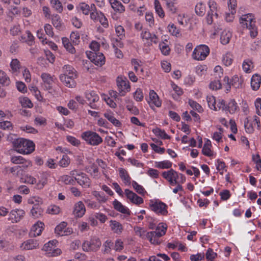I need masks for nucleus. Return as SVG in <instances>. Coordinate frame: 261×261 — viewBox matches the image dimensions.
<instances>
[{
  "instance_id": "obj_16",
  "label": "nucleus",
  "mask_w": 261,
  "mask_h": 261,
  "mask_svg": "<svg viewBox=\"0 0 261 261\" xmlns=\"http://www.w3.org/2000/svg\"><path fill=\"white\" fill-rule=\"evenodd\" d=\"M125 194L127 198L129 199L130 202L136 205H140L143 203L144 200L142 198L138 196L136 193L128 189L125 190Z\"/></svg>"
},
{
  "instance_id": "obj_10",
  "label": "nucleus",
  "mask_w": 261,
  "mask_h": 261,
  "mask_svg": "<svg viewBox=\"0 0 261 261\" xmlns=\"http://www.w3.org/2000/svg\"><path fill=\"white\" fill-rule=\"evenodd\" d=\"M117 85L118 91L120 96H124L127 92L130 90V85L129 82L126 78L122 77H118L117 79Z\"/></svg>"
},
{
  "instance_id": "obj_28",
  "label": "nucleus",
  "mask_w": 261,
  "mask_h": 261,
  "mask_svg": "<svg viewBox=\"0 0 261 261\" xmlns=\"http://www.w3.org/2000/svg\"><path fill=\"white\" fill-rule=\"evenodd\" d=\"M43 213V210L40 205L33 206L31 210V216L35 219L41 217Z\"/></svg>"
},
{
  "instance_id": "obj_44",
  "label": "nucleus",
  "mask_w": 261,
  "mask_h": 261,
  "mask_svg": "<svg viewBox=\"0 0 261 261\" xmlns=\"http://www.w3.org/2000/svg\"><path fill=\"white\" fill-rule=\"evenodd\" d=\"M9 171L14 175H16L18 177L22 176L24 173L23 169H22L19 166L11 167Z\"/></svg>"
},
{
  "instance_id": "obj_22",
  "label": "nucleus",
  "mask_w": 261,
  "mask_h": 261,
  "mask_svg": "<svg viewBox=\"0 0 261 261\" xmlns=\"http://www.w3.org/2000/svg\"><path fill=\"white\" fill-rule=\"evenodd\" d=\"M166 1L168 11L172 14H175L178 10L177 0H166Z\"/></svg>"
},
{
  "instance_id": "obj_12",
  "label": "nucleus",
  "mask_w": 261,
  "mask_h": 261,
  "mask_svg": "<svg viewBox=\"0 0 261 261\" xmlns=\"http://www.w3.org/2000/svg\"><path fill=\"white\" fill-rule=\"evenodd\" d=\"M63 70L64 73L60 76L61 81H66V79L77 77L76 71L72 66L66 65L63 67Z\"/></svg>"
},
{
  "instance_id": "obj_43",
  "label": "nucleus",
  "mask_w": 261,
  "mask_h": 261,
  "mask_svg": "<svg viewBox=\"0 0 261 261\" xmlns=\"http://www.w3.org/2000/svg\"><path fill=\"white\" fill-rule=\"evenodd\" d=\"M57 243H58V242L55 240L49 241L44 245L43 250L46 251L48 254L50 253V251L54 248Z\"/></svg>"
},
{
  "instance_id": "obj_61",
  "label": "nucleus",
  "mask_w": 261,
  "mask_h": 261,
  "mask_svg": "<svg viewBox=\"0 0 261 261\" xmlns=\"http://www.w3.org/2000/svg\"><path fill=\"white\" fill-rule=\"evenodd\" d=\"M61 180L66 185H74L75 179L72 176L64 175L61 177Z\"/></svg>"
},
{
  "instance_id": "obj_31",
  "label": "nucleus",
  "mask_w": 261,
  "mask_h": 261,
  "mask_svg": "<svg viewBox=\"0 0 261 261\" xmlns=\"http://www.w3.org/2000/svg\"><path fill=\"white\" fill-rule=\"evenodd\" d=\"M231 37V33L229 31L224 30L221 34L220 41L222 44L226 45L228 44Z\"/></svg>"
},
{
  "instance_id": "obj_62",
  "label": "nucleus",
  "mask_w": 261,
  "mask_h": 261,
  "mask_svg": "<svg viewBox=\"0 0 261 261\" xmlns=\"http://www.w3.org/2000/svg\"><path fill=\"white\" fill-rule=\"evenodd\" d=\"M47 212L51 215H57L60 212V208L56 205H51L48 207Z\"/></svg>"
},
{
  "instance_id": "obj_17",
  "label": "nucleus",
  "mask_w": 261,
  "mask_h": 261,
  "mask_svg": "<svg viewBox=\"0 0 261 261\" xmlns=\"http://www.w3.org/2000/svg\"><path fill=\"white\" fill-rule=\"evenodd\" d=\"M85 212L86 208L82 201H78L74 204L73 214L75 217L81 218L85 215Z\"/></svg>"
},
{
  "instance_id": "obj_21",
  "label": "nucleus",
  "mask_w": 261,
  "mask_h": 261,
  "mask_svg": "<svg viewBox=\"0 0 261 261\" xmlns=\"http://www.w3.org/2000/svg\"><path fill=\"white\" fill-rule=\"evenodd\" d=\"M161 237L158 236L155 231L147 232V239L153 244L158 245L161 242Z\"/></svg>"
},
{
  "instance_id": "obj_50",
  "label": "nucleus",
  "mask_w": 261,
  "mask_h": 261,
  "mask_svg": "<svg viewBox=\"0 0 261 261\" xmlns=\"http://www.w3.org/2000/svg\"><path fill=\"white\" fill-rule=\"evenodd\" d=\"M52 23L58 30H61L62 28L61 18L58 15H53Z\"/></svg>"
},
{
  "instance_id": "obj_52",
  "label": "nucleus",
  "mask_w": 261,
  "mask_h": 261,
  "mask_svg": "<svg viewBox=\"0 0 261 261\" xmlns=\"http://www.w3.org/2000/svg\"><path fill=\"white\" fill-rule=\"evenodd\" d=\"M134 231L136 234L141 238L147 239V232L143 228L140 227H136L134 228Z\"/></svg>"
},
{
  "instance_id": "obj_2",
  "label": "nucleus",
  "mask_w": 261,
  "mask_h": 261,
  "mask_svg": "<svg viewBox=\"0 0 261 261\" xmlns=\"http://www.w3.org/2000/svg\"><path fill=\"white\" fill-rule=\"evenodd\" d=\"M240 23L243 28H246L249 30V33L251 37L254 38L257 35L254 16L252 14L248 13L243 15L240 18Z\"/></svg>"
},
{
  "instance_id": "obj_9",
  "label": "nucleus",
  "mask_w": 261,
  "mask_h": 261,
  "mask_svg": "<svg viewBox=\"0 0 261 261\" xmlns=\"http://www.w3.org/2000/svg\"><path fill=\"white\" fill-rule=\"evenodd\" d=\"M208 5L209 10L206 16V20L208 24H211L214 21V18H218L219 17L217 3L213 0L208 1Z\"/></svg>"
},
{
  "instance_id": "obj_8",
  "label": "nucleus",
  "mask_w": 261,
  "mask_h": 261,
  "mask_svg": "<svg viewBox=\"0 0 261 261\" xmlns=\"http://www.w3.org/2000/svg\"><path fill=\"white\" fill-rule=\"evenodd\" d=\"M210 54V48L206 45L196 46L192 54V58L197 61L204 60Z\"/></svg>"
},
{
  "instance_id": "obj_39",
  "label": "nucleus",
  "mask_w": 261,
  "mask_h": 261,
  "mask_svg": "<svg viewBox=\"0 0 261 261\" xmlns=\"http://www.w3.org/2000/svg\"><path fill=\"white\" fill-rule=\"evenodd\" d=\"M114 243L111 240H107L103 244V249L102 251L103 254H108L111 252L112 247L113 246Z\"/></svg>"
},
{
  "instance_id": "obj_29",
  "label": "nucleus",
  "mask_w": 261,
  "mask_h": 261,
  "mask_svg": "<svg viewBox=\"0 0 261 261\" xmlns=\"http://www.w3.org/2000/svg\"><path fill=\"white\" fill-rule=\"evenodd\" d=\"M119 175L121 179L126 185H130L131 183V178L129 176L127 171L123 168L119 169Z\"/></svg>"
},
{
  "instance_id": "obj_41",
  "label": "nucleus",
  "mask_w": 261,
  "mask_h": 261,
  "mask_svg": "<svg viewBox=\"0 0 261 261\" xmlns=\"http://www.w3.org/2000/svg\"><path fill=\"white\" fill-rule=\"evenodd\" d=\"M206 100L207 102L208 106L211 109L215 111H218V109L216 107V101L215 97L213 95H208L206 97Z\"/></svg>"
},
{
  "instance_id": "obj_20",
  "label": "nucleus",
  "mask_w": 261,
  "mask_h": 261,
  "mask_svg": "<svg viewBox=\"0 0 261 261\" xmlns=\"http://www.w3.org/2000/svg\"><path fill=\"white\" fill-rule=\"evenodd\" d=\"M38 245V242L36 240L30 239L24 242L20 247L23 250H32L36 248Z\"/></svg>"
},
{
  "instance_id": "obj_54",
  "label": "nucleus",
  "mask_w": 261,
  "mask_h": 261,
  "mask_svg": "<svg viewBox=\"0 0 261 261\" xmlns=\"http://www.w3.org/2000/svg\"><path fill=\"white\" fill-rule=\"evenodd\" d=\"M226 111L229 112L231 114L234 113L238 108L237 103L234 100H231L228 105H226Z\"/></svg>"
},
{
  "instance_id": "obj_63",
  "label": "nucleus",
  "mask_w": 261,
  "mask_h": 261,
  "mask_svg": "<svg viewBox=\"0 0 261 261\" xmlns=\"http://www.w3.org/2000/svg\"><path fill=\"white\" fill-rule=\"evenodd\" d=\"M52 7L58 12L61 13L63 10V7L61 3L59 0H50Z\"/></svg>"
},
{
  "instance_id": "obj_24",
  "label": "nucleus",
  "mask_w": 261,
  "mask_h": 261,
  "mask_svg": "<svg viewBox=\"0 0 261 261\" xmlns=\"http://www.w3.org/2000/svg\"><path fill=\"white\" fill-rule=\"evenodd\" d=\"M125 101L127 103L126 106L127 110L133 115H138L140 113L139 110L138 108L134 105V102L132 100H130L129 98H126Z\"/></svg>"
},
{
  "instance_id": "obj_40",
  "label": "nucleus",
  "mask_w": 261,
  "mask_h": 261,
  "mask_svg": "<svg viewBox=\"0 0 261 261\" xmlns=\"http://www.w3.org/2000/svg\"><path fill=\"white\" fill-rule=\"evenodd\" d=\"M153 133L158 137L163 139H169L170 137L168 135L164 130H162L159 128H155L152 130Z\"/></svg>"
},
{
  "instance_id": "obj_23",
  "label": "nucleus",
  "mask_w": 261,
  "mask_h": 261,
  "mask_svg": "<svg viewBox=\"0 0 261 261\" xmlns=\"http://www.w3.org/2000/svg\"><path fill=\"white\" fill-rule=\"evenodd\" d=\"M110 3L112 8L117 12L123 13L125 11V7L122 3L118 0H110Z\"/></svg>"
},
{
  "instance_id": "obj_56",
  "label": "nucleus",
  "mask_w": 261,
  "mask_h": 261,
  "mask_svg": "<svg viewBox=\"0 0 261 261\" xmlns=\"http://www.w3.org/2000/svg\"><path fill=\"white\" fill-rule=\"evenodd\" d=\"M19 102L21 106L24 108H31L33 107V105L31 101L28 97H20Z\"/></svg>"
},
{
  "instance_id": "obj_30",
  "label": "nucleus",
  "mask_w": 261,
  "mask_h": 261,
  "mask_svg": "<svg viewBox=\"0 0 261 261\" xmlns=\"http://www.w3.org/2000/svg\"><path fill=\"white\" fill-rule=\"evenodd\" d=\"M104 116L115 126L119 127L121 125L119 120L114 117V114L112 112H108L105 113Z\"/></svg>"
},
{
  "instance_id": "obj_6",
  "label": "nucleus",
  "mask_w": 261,
  "mask_h": 261,
  "mask_svg": "<svg viewBox=\"0 0 261 261\" xmlns=\"http://www.w3.org/2000/svg\"><path fill=\"white\" fill-rule=\"evenodd\" d=\"M70 175L83 188H87L90 187L91 180L86 173L77 170H73L70 172Z\"/></svg>"
},
{
  "instance_id": "obj_49",
  "label": "nucleus",
  "mask_w": 261,
  "mask_h": 261,
  "mask_svg": "<svg viewBox=\"0 0 261 261\" xmlns=\"http://www.w3.org/2000/svg\"><path fill=\"white\" fill-rule=\"evenodd\" d=\"M233 61L232 55L227 53L223 56L222 62L226 66H229L231 65Z\"/></svg>"
},
{
  "instance_id": "obj_64",
  "label": "nucleus",
  "mask_w": 261,
  "mask_h": 261,
  "mask_svg": "<svg viewBox=\"0 0 261 261\" xmlns=\"http://www.w3.org/2000/svg\"><path fill=\"white\" fill-rule=\"evenodd\" d=\"M79 8L85 15H88L89 13L90 7L85 3H80L79 6Z\"/></svg>"
},
{
  "instance_id": "obj_60",
  "label": "nucleus",
  "mask_w": 261,
  "mask_h": 261,
  "mask_svg": "<svg viewBox=\"0 0 261 261\" xmlns=\"http://www.w3.org/2000/svg\"><path fill=\"white\" fill-rule=\"evenodd\" d=\"M70 40L72 44L74 45H77L80 42V34L77 32H72L70 34Z\"/></svg>"
},
{
  "instance_id": "obj_45",
  "label": "nucleus",
  "mask_w": 261,
  "mask_h": 261,
  "mask_svg": "<svg viewBox=\"0 0 261 261\" xmlns=\"http://www.w3.org/2000/svg\"><path fill=\"white\" fill-rule=\"evenodd\" d=\"M132 186L139 194L144 196L147 193L145 189L141 185H139L136 181H133Z\"/></svg>"
},
{
  "instance_id": "obj_5",
  "label": "nucleus",
  "mask_w": 261,
  "mask_h": 261,
  "mask_svg": "<svg viewBox=\"0 0 261 261\" xmlns=\"http://www.w3.org/2000/svg\"><path fill=\"white\" fill-rule=\"evenodd\" d=\"M101 245L100 239L96 237H93L90 240L84 241L82 247L83 250L85 252H96L99 249Z\"/></svg>"
},
{
  "instance_id": "obj_53",
  "label": "nucleus",
  "mask_w": 261,
  "mask_h": 261,
  "mask_svg": "<svg viewBox=\"0 0 261 261\" xmlns=\"http://www.w3.org/2000/svg\"><path fill=\"white\" fill-rule=\"evenodd\" d=\"M217 254L212 248H208L205 252V257L207 261H214Z\"/></svg>"
},
{
  "instance_id": "obj_26",
  "label": "nucleus",
  "mask_w": 261,
  "mask_h": 261,
  "mask_svg": "<svg viewBox=\"0 0 261 261\" xmlns=\"http://www.w3.org/2000/svg\"><path fill=\"white\" fill-rule=\"evenodd\" d=\"M10 66L11 68V71L13 74L17 75L19 73L21 64L20 62L17 59H12Z\"/></svg>"
},
{
  "instance_id": "obj_55",
  "label": "nucleus",
  "mask_w": 261,
  "mask_h": 261,
  "mask_svg": "<svg viewBox=\"0 0 261 261\" xmlns=\"http://www.w3.org/2000/svg\"><path fill=\"white\" fill-rule=\"evenodd\" d=\"M93 195L96 198L97 200L100 203H105L108 200V198L106 197L105 194L102 192L94 191L93 193Z\"/></svg>"
},
{
  "instance_id": "obj_48",
  "label": "nucleus",
  "mask_w": 261,
  "mask_h": 261,
  "mask_svg": "<svg viewBox=\"0 0 261 261\" xmlns=\"http://www.w3.org/2000/svg\"><path fill=\"white\" fill-rule=\"evenodd\" d=\"M29 204H34V206L39 205L43 203L42 198L38 196H34L30 197L28 200Z\"/></svg>"
},
{
  "instance_id": "obj_11",
  "label": "nucleus",
  "mask_w": 261,
  "mask_h": 261,
  "mask_svg": "<svg viewBox=\"0 0 261 261\" xmlns=\"http://www.w3.org/2000/svg\"><path fill=\"white\" fill-rule=\"evenodd\" d=\"M41 77L42 80V85L44 89L46 90L52 89L54 83L57 81L55 76L44 72L41 74Z\"/></svg>"
},
{
  "instance_id": "obj_19",
  "label": "nucleus",
  "mask_w": 261,
  "mask_h": 261,
  "mask_svg": "<svg viewBox=\"0 0 261 261\" xmlns=\"http://www.w3.org/2000/svg\"><path fill=\"white\" fill-rule=\"evenodd\" d=\"M149 99L150 101H148V103L150 107H152V105L158 108L161 107L162 101L160 99L158 94L153 90H150Z\"/></svg>"
},
{
  "instance_id": "obj_47",
  "label": "nucleus",
  "mask_w": 261,
  "mask_h": 261,
  "mask_svg": "<svg viewBox=\"0 0 261 261\" xmlns=\"http://www.w3.org/2000/svg\"><path fill=\"white\" fill-rule=\"evenodd\" d=\"M174 170L171 169L170 170L164 171L162 173L163 177L169 181L170 185H173V181L172 180Z\"/></svg>"
},
{
  "instance_id": "obj_57",
  "label": "nucleus",
  "mask_w": 261,
  "mask_h": 261,
  "mask_svg": "<svg viewBox=\"0 0 261 261\" xmlns=\"http://www.w3.org/2000/svg\"><path fill=\"white\" fill-rule=\"evenodd\" d=\"M188 103L193 109L197 111L199 113L203 112V110L202 107L196 101L192 99H189Z\"/></svg>"
},
{
  "instance_id": "obj_35",
  "label": "nucleus",
  "mask_w": 261,
  "mask_h": 261,
  "mask_svg": "<svg viewBox=\"0 0 261 261\" xmlns=\"http://www.w3.org/2000/svg\"><path fill=\"white\" fill-rule=\"evenodd\" d=\"M242 68L246 73H250L253 68V62L250 59H246L243 61Z\"/></svg>"
},
{
  "instance_id": "obj_18",
  "label": "nucleus",
  "mask_w": 261,
  "mask_h": 261,
  "mask_svg": "<svg viewBox=\"0 0 261 261\" xmlns=\"http://www.w3.org/2000/svg\"><path fill=\"white\" fill-rule=\"evenodd\" d=\"M44 223L41 221H38L34 224L31 228L30 236L31 237H36L41 234L43 229Z\"/></svg>"
},
{
  "instance_id": "obj_42",
  "label": "nucleus",
  "mask_w": 261,
  "mask_h": 261,
  "mask_svg": "<svg viewBox=\"0 0 261 261\" xmlns=\"http://www.w3.org/2000/svg\"><path fill=\"white\" fill-rule=\"evenodd\" d=\"M168 29L172 35L175 36L177 37H178L180 36V30L177 29L173 23H169L168 26Z\"/></svg>"
},
{
  "instance_id": "obj_46",
  "label": "nucleus",
  "mask_w": 261,
  "mask_h": 261,
  "mask_svg": "<svg viewBox=\"0 0 261 261\" xmlns=\"http://www.w3.org/2000/svg\"><path fill=\"white\" fill-rule=\"evenodd\" d=\"M145 218L149 228L151 229H154L158 223L157 220L150 216H146Z\"/></svg>"
},
{
  "instance_id": "obj_32",
  "label": "nucleus",
  "mask_w": 261,
  "mask_h": 261,
  "mask_svg": "<svg viewBox=\"0 0 261 261\" xmlns=\"http://www.w3.org/2000/svg\"><path fill=\"white\" fill-rule=\"evenodd\" d=\"M110 223L111 228L115 233L120 234L122 232L123 227L119 222L116 221L111 220Z\"/></svg>"
},
{
  "instance_id": "obj_58",
  "label": "nucleus",
  "mask_w": 261,
  "mask_h": 261,
  "mask_svg": "<svg viewBox=\"0 0 261 261\" xmlns=\"http://www.w3.org/2000/svg\"><path fill=\"white\" fill-rule=\"evenodd\" d=\"M21 182L29 184H35L36 183V179L30 175H26L24 177H21Z\"/></svg>"
},
{
  "instance_id": "obj_37",
  "label": "nucleus",
  "mask_w": 261,
  "mask_h": 261,
  "mask_svg": "<svg viewBox=\"0 0 261 261\" xmlns=\"http://www.w3.org/2000/svg\"><path fill=\"white\" fill-rule=\"evenodd\" d=\"M154 9L157 14L159 15L160 17L164 18L165 16V13L159 1L154 0Z\"/></svg>"
},
{
  "instance_id": "obj_38",
  "label": "nucleus",
  "mask_w": 261,
  "mask_h": 261,
  "mask_svg": "<svg viewBox=\"0 0 261 261\" xmlns=\"http://www.w3.org/2000/svg\"><path fill=\"white\" fill-rule=\"evenodd\" d=\"M243 80L242 78L239 77L238 75H234L232 77L230 83L231 85L235 88H238L241 86Z\"/></svg>"
},
{
  "instance_id": "obj_13",
  "label": "nucleus",
  "mask_w": 261,
  "mask_h": 261,
  "mask_svg": "<svg viewBox=\"0 0 261 261\" xmlns=\"http://www.w3.org/2000/svg\"><path fill=\"white\" fill-rule=\"evenodd\" d=\"M89 59L96 65L101 66L105 63V57L100 53H90L87 54Z\"/></svg>"
},
{
  "instance_id": "obj_7",
  "label": "nucleus",
  "mask_w": 261,
  "mask_h": 261,
  "mask_svg": "<svg viewBox=\"0 0 261 261\" xmlns=\"http://www.w3.org/2000/svg\"><path fill=\"white\" fill-rule=\"evenodd\" d=\"M140 37L145 47H150L152 43L157 44L159 42L158 36L154 34H151L147 29L142 30Z\"/></svg>"
},
{
  "instance_id": "obj_33",
  "label": "nucleus",
  "mask_w": 261,
  "mask_h": 261,
  "mask_svg": "<svg viewBox=\"0 0 261 261\" xmlns=\"http://www.w3.org/2000/svg\"><path fill=\"white\" fill-rule=\"evenodd\" d=\"M155 228V231L161 238L166 234L167 225L166 223L162 222L160 223Z\"/></svg>"
},
{
  "instance_id": "obj_14",
  "label": "nucleus",
  "mask_w": 261,
  "mask_h": 261,
  "mask_svg": "<svg viewBox=\"0 0 261 261\" xmlns=\"http://www.w3.org/2000/svg\"><path fill=\"white\" fill-rule=\"evenodd\" d=\"M25 212L21 209H15L11 211L9 214L8 220L12 223H17L24 217Z\"/></svg>"
},
{
  "instance_id": "obj_34",
  "label": "nucleus",
  "mask_w": 261,
  "mask_h": 261,
  "mask_svg": "<svg viewBox=\"0 0 261 261\" xmlns=\"http://www.w3.org/2000/svg\"><path fill=\"white\" fill-rule=\"evenodd\" d=\"M196 14L199 16H203L206 11L205 5L202 2H199L196 4L195 8Z\"/></svg>"
},
{
  "instance_id": "obj_1",
  "label": "nucleus",
  "mask_w": 261,
  "mask_h": 261,
  "mask_svg": "<svg viewBox=\"0 0 261 261\" xmlns=\"http://www.w3.org/2000/svg\"><path fill=\"white\" fill-rule=\"evenodd\" d=\"M13 144L16 151L21 154H30L35 150V144L33 142L23 138L15 140Z\"/></svg>"
},
{
  "instance_id": "obj_27",
  "label": "nucleus",
  "mask_w": 261,
  "mask_h": 261,
  "mask_svg": "<svg viewBox=\"0 0 261 261\" xmlns=\"http://www.w3.org/2000/svg\"><path fill=\"white\" fill-rule=\"evenodd\" d=\"M10 84V79L7 73L0 69V87L8 86Z\"/></svg>"
},
{
  "instance_id": "obj_36",
  "label": "nucleus",
  "mask_w": 261,
  "mask_h": 261,
  "mask_svg": "<svg viewBox=\"0 0 261 261\" xmlns=\"http://www.w3.org/2000/svg\"><path fill=\"white\" fill-rule=\"evenodd\" d=\"M172 165V163L168 160L155 162V167L160 169H169L171 167Z\"/></svg>"
},
{
  "instance_id": "obj_25",
  "label": "nucleus",
  "mask_w": 261,
  "mask_h": 261,
  "mask_svg": "<svg viewBox=\"0 0 261 261\" xmlns=\"http://www.w3.org/2000/svg\"><path fill=\"white\" fill-rule=\"evenodd\" d=\"M261 84V76L257 74H254L251 79V86L252 89L254 90H257L260 87Z\"/></svg>"
},
{
  "instance_id": "obj_15",
  "label": "nucleus",
  "mask_w": 261,
  "mask_h": 261,
  "mask_svg": "<svg viewBox=\"0 0 261 261\" xmlns=\"http://www.w3.org/2000/svg\"><path fill=\"white\" fill-rule=\"evenodd\" d=\"M86 98L89 101V106L91 109L98 110L99 107L96 102L99 100L98 95L94 91H88L86 93Z\"/></svg>"
},
{
  "instance_id": "obj_51",
  "label": "nucleus",
  "mask_w": 261,
  "mask_h": 261,
  "mask_svg": "<svg viewBox=\"0 0 261 261\" xmlns=\"http://www.w3.org/2000/svg\"><path fill=\"white\" fill-rule=\"evenodd\" d=\"M70 163V159L69 157L66 154L63 155L62 159L59 162V166L63 168H66L68 167Z\"/></svg>"
},
{
  "instance_id": "obj_3",
  "label": "nucleus",
  "mask_w": 261,
  "mask_h": 261,
  "mask_svg": "<svg viewBox=\"0 0 261 261\" xmlns=\"http://www.w3.org/2000/svg\"><path fill=\"white\" fill-rule=\"evenodd\" d=\"M149 207L152 211L158 215L167 216L168 215L167 205L159 199L150 200Z\"/></svg>"
},
{
  "instance_id": "obj_59",
  "label": "nucleus",
  "mask_w": 261,
  "mask_h": 261,
  "mask_svg": "<svg viewBox=\"0 0 261 261\" xmlns=\"http://www.w3.org/2000/svg\"><path fill=\"white\" fill-rule=\"evenodd\" d=\"M67 226V223L65 222H61L59 225H57L55 229V233L58 235L61 236L63 234V232L65 229V227Z\"/></svg>"
},
{
  "instance_id": "obj_4",
  "label": "nucleus",
  "mask_w": 261,
  "mask_h": 261,
  "mask_svg": "<svg viewBox=\"0 0 261 261\" xmlns=\"http://www.w3.org/2000/svg\"><path fill=\"white\" fill-rule=\"evenodd\" d=\"M82 138L89 145L97 146L102 142V139L96 132L88 130L81 135Z\"/></svg>"
}]
</instances>
